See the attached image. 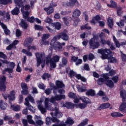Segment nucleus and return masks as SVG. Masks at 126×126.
<instances>
[{
    "label": "nucleus",
    "instance_id": "nucleus-1",
    "mask_svg": "<svg viewBox=\"0 0 126 126\" xmlns=\"http://www.w3.org/2000/svg\"><path fill=\"white\" fill-rule=\"evenodd\" d=\"M62 99H65V95L62 94L56 95L55 97H51L50 99L48 97H45V107L42 106L43 100H40L37 101V108L40 111L41 114L47 113V110L49 111L55 110V113H50L52 118H54V119H56V118H62L63 117V113L59 111V104L55 102L56 101H61Z\"/></svg>",
    "mask_w": 126,
    "mask_h": 126
},
{
    "label": "nucleus",
    "instance_id": "nucleus-2",
    "mask_svg": "<svg viewBox=\"0 0 126 126\" xmlns=\"http://www.w3.org/2000/svg\"><path fill=\"white\" fill-rule=\"evenodd\" d=\"M61 38H62L63 40H64V41H67V40H68V35H67L65 32H63L59 33L58 35L54 36L50 43L51 47L49 49L51 51H52L53 49L61 50L63 48L62 43L59 41H57L58 40H60Z\"/></svg>",
    "mask_w": 126,
    "mask_h": 126
},
{
    "label": "nucleus",
    "instance_id": "nucleus-3",
    "mask_svg": "<svg viewBox=\"0 0 126 126\" xmlns=\"http://www.w3.org/2000/svg\"><path fill=\"white\" fill-rule=\"evenodd\" d=\"M98 53L101 54V59L102 60H108V62L111 63H115L118 62L116 58L110 56L111 55V50L108 49H101L98 50Z\"/></svg>",
    "mask_w": 126,
    "mask_h": 126
},
{
    "label": "nucleus",
    "instance_id": "nucleus-4",
    "mask_svg": "<svg viewBox=\"0 0 126 126\" xmlns=\"http://www.w3.org/2000/svg\"><path fill=\"white\" fill-rule=\"evenodd\" d=\"M30 9V6L29 5H25L24 7H23L21 9V12L23 13V17L25 19H27L29 22L31 23H33L35 20V18L32 16L31 17H29V15L30 14V12H28V10Z\"/></svg>",
    "mask_w": 126,
    "mask_h": 126
},
{
    "label": "nucleus",
    "instance_id": "nucleus-5",
    "mask_svg": "<svg viewBox=\"0 0 126 126\" xmlns=\"http://www.w3.org/2000/svg\"><path fill=\"white\" fill-rule=\"evenodd\" d=\"M35 56L36 58L37 66H40V64L41 63L42 68L45 67L46 65V62L45 61V54L43 53H35Z\"/></svg>",
    "mask_w": 126,
    "mask_h": 126
},
{
    "label": "nucleus",
    "instance_id": "nucleus-6",
    "mask_svg": "<svg viewBox=\"0 0 126 126\" xmlns=\"http://www.w3.org/2000/svg\"><path fill=\"white\" fill-rule=\"evenodd\" d=\"M25 102L24 103V105L28 107L29 111H31L32 113H35V108L32 105H30V103H29V101L31 102V103H35V100H34V98H33V97L31 96V95L29 94L27 98H25Z\"/></svg>",
    "mask_w": 126,
    "mask_h": 126
},
{
    "label": "nucleus",
    "instance_id": "nucleus-7",
    "mask_svg": "<svg viewBox=\"0 0 126 126\" xmlns=\"http://www.w3.org/2000/svg\"><path fill=\"white\" fill-rule=\"evenodd\" d=\"M50 57L47 58V63H50V66L52 68H55L57 66V63L60 62V59L61 57L58 55H55L52 57V59L49 60Z\"/></svg>",
    "mask_w": 126,
    "mask_h": 126
},
{
    "label": "nucleus",
    "instance_id": "nucleus-8",
    "mask_svg": "<svg viewBox=\"0 0 126 126\" xmlns=\"http://www.w3.org/2000/svg\"><path fill=\"white\" fill-rule=\"evenodd\" d=\"M52 122L53 123H56V124L53 125V126H66L65 124H63V123H60L59 120L57 118H54L52 117V119L51 117H47L46 119V124L47 126H50L52 125Z\"/></svg>",
    "mask_w": 126,
    "mask_h": 126
},
{
    "label": "nucleus",
    "instance_id": "nucleus-9",
    "mask_svg": "<svg viewBox=\"0 0 126 126\" xmlns=\"http://www.w3.org/2000/svg\"><path fill=\"white\" fill-rule=\"evenodd\" d=\"M99 38L97 35L94 36L89 42L90 47L91 49H97L100 46V43L97 41V39Z\"/></svg>",
    "mask_w": 126,
    "mask_h": 126
},
{
    "label": "nucleus",
    "instance_id": "nucleus-10",
    "mask_svg": "<svg viewBox=\"0 0 126 126\" xmlns=\"http://www.w3.org/2000/svg\"><path fill=\"white\" fill-rule=\"evenodd\" d=\"M99 37L100 38V43L102 44V45H106V44H107V45L110 47L111 50H115V49H116L115 46L113 45L112 42L109 40L106 41L105 40V38H104L105 37V33L101 32L99 34Z\"/></svg>",
    "mask_w": 126,
    "mask_h": 126
},
{
    "label": "nucleus",
    "instance_id": "nucleus-11",
    "mask_svg": "<svg viewBox=\"0 0 126 126\" xmlns=\"http://www.w3.org/2000/svg\"><path fill=\"white\" fill-rule=\"evenodd\" d=\"M1 62L3 63L8 64L7 70H8L9 73H12V72H13V69L15 67V63L13 62H8L7 60H1Z\"/></svg>",
    "mask_w": 126,
    "mask_h": 126
},
{
    "label": "nucleus",
    "instance_id": "nucleus-12",
    "mask_svg": "<svg viewBox=\"0 0 126 126\" xmlns=\"http://www.w3.org/2000/svg\"><path fill=\"white\" fill-rule=\"evenodd\" d=\"M2 95L5 100H7V98H8L9 103H11V101H14V100H15V92H14V91H11L10 94H3Z\"/></svg>",
    "mask_w": 126,
    "mask_h": 126
},
{
    "label": "nucleus",
    "instance_id": "nucleus-13",
    "mask_svg": "<svg viewBox=\"0 0 126 126\" xmlns=\"http://www.w3.org/2000/svg\"><path fill=\"white\" fill-rule=\"evenodd\" d=\"M32 41H33V39H32V38H31V37H29L27 38L25 41L24 45L25 47H28V51H30V50H32V49L36 50V47H35V46H32V47L30 46H31V43H32Z\"/></svg>",
    "mask_w": 126,
    "mask_h": 126
},
{
    "label": "nucleus",
    "instance_id": "nucleus-14",
    "mask_svg": "<svg viewBox=\"0 0 126 126\" xmlns=\"http://www.w3.org/2000/svg\"><path fill=\"white\" fill-rule=\"evenodd\" d=\"M6 78L5 76L0 78V91L4 92L6 89V86H5V80Z\"/></svg>",
    "mask_w": 126,
    "mask_h": 126
},
{
    "label": "nucleus",
    "instance_id": "nucleus-15",
    "mask_svg": "<svg viewBox=\"0 0 126 126\" xmlns=\"http://www.w3.org/2000/svg\"><path fill=\"white\" fill-rule=\"evenodd\" d=\"M21 86L22 89L21 94L23 95H27L28 94V87H27V84L24 83H22Z\"/></svg>",
    "mask_w": 126,
    "mask_h": 126
},
{
    "label": "nucleus",
    "instance_id": "nucleus-16",
    "mask_svg": "<svg viewBox=\"0 0 126 126\" xmlns=\"http://www.w3.org/2000/svg\"><path fill=\"white\" fill-rule=\"evenodd\" d=\"M113 39L114 43H115V45L117 48H120L121 46H125L126 45V42H121L120 43V42L118 41V39L115 37V36L113 35Z\"/></svg>",
    "mask_w": 126,
    "mask_h": 126
},
{
    "label": "nucleus",
    "instance_id": "nucleus-17",
    "mask_svg": "<svg viewBox=\"0 0 126 126\" xmlns=\"http://www.w3.org/2000/svg\"><path fill=\"white\" fill-rule=\"evenodd\" d=\"M116 74V71L112 69L111 70L109 73H106L102 75V77H104L105 79H109V75H115Z\"/></svg>",
    "mask_w": 126,
    "mask_h": 126
},
{
    "label": "nucleus",
    "instance_id": "nucleus-18",
    "mask_svg": "<svg viewBox=\"0 0 126 126\" xmlns=\"http://www.w3.org/2000/svg\"><path fill=\"white\" fill-rule=\"evenodd\" d=\"M101 20L100 16H96L94 17L93 19L90 21L91 24H96L97 22H99V21Z\"/></svg>",
    "mask_w": 126,
    "mask_h": 126
},
{
    "label": "nucleus",
    "instance_id": "nucleus-19",
    "mask_svg": "<svg viewBox=\"0 0 126 126\" xmlns=\"http://www.w3.org/2000/svg\"><path fill=\"white\" fill-rule=\"evenodd\" d=\"M110 106L111 104L109 103H103L98 107L97 109L100 110L103 109H108Z\"/></svg>",
    "mask_w": 126,
    "mask_h": 126
},
{
    "label": "nucleus",
    "instance_id": "nucleus-20",
    "mask_svg": "<svg viewBox=\"0 0 126 126\" xmlns=\"http://www.w3.org/2000/svg\"><path fill=\"white\" fill-rule=\"evenodd\" d=\"M15 4L17 6H19V7H24L25 6L24 5V3L22 2V0H14Z\"/></svg>",
    "mask_w": 126,
    "mask_h": 126
},
{
    "label": "nucleus",
    "instance_id": "nucleus-21",
    "mask_svg": "<svg viewBox=\"0 0 126 126\" xmlns=\"http://www.w3.org/2000/svg\"><path fill=\"white\" fill-rule=\"evenodd\" d=\"M80 14H81V12L80 10L78 9H75L73 12L72 17L74 18H77L79 16H80Z\"/></svg>",
    "mask_w": 126,
    "mask_h": 126
},
{
    "label": "nucleus",
    "instance_id": "nucleus-22",
    "mask_svg": "<svg viewBox=\"0 0 126 126\" xmlns=\"http://www.w3.org/2000/svg\"><path fill=\"white\" fill-rule=\"evenodd\" d=\"M19 42V41H18V40H17L14 41L12 44H10L9 46H8L6 48V50H10L12 48H14V49L15 48V45H17V44Z\"/></svg>",
    "mask_w": 126,
    "mask_h": 126
},
{
    "label": "nucleus",
    "instance_id": "nucleus-23",
    "mask_svg": "<svg viewBox=\"0 0 126 126\" xmlns=\"http://www.w3.org/2000/svg\"><path fill=\"white\" fill-rule=\"evenodd\" d=\"M75 4H77V5H79V3H78L77 0H70L69 2L67 3V5L68 6H73Z\"/></svg>",
    "mask_w": 126,
    "mask_h": 126
},
{
    "label": "nucleus",
    "instance_id": "nucleus-24",
    "mask_svg": "<svg viewBox=\"0 0 126 126\" xmlns=\"http://www.w3.org/2000/svg\"><path fill=\"white\" fill-rule=\"evenodd\" d=\"M1 27L3 29L5 34H6V35H9V34H10V31L7 29V27H6V25L2 24Z\"/></svg>",
    "mask_w": 126,
    "mask_h": 126
},
{
    "label": "nucleus",
    "instance_id": "nucleus-25",
    "mask_svg": "<svg viewBox=\"0 0 126 126\" xmlns=\"http://www.w3.org/2000/svg\"><path fill=\"white\" fill-rule=\"evenodd\" d=\"M45 11H46L47 14L49 15L54 12V8L52 7H46L44 8Z\"/></svg>",
    "mask_w": 126,
    "mask_h": 126
},
{
    "label": "nucleus",
    "instance_id": "nucleus-26",
    "mask_svg": "<svg viewBox=\"0 0 126 126\" xmlns=\"http://www.w3.org/2000/svg\"><path fill=\"white\" fill-rule=\"evenodd\" d=\"M10 109L15 112H17L20 111V106L19 105H11Z\"/></svg>",
    "mask_w": 126,
    "mask_h": 126
},
{
    "label": "nucleus",
    "instance_id": "nucleus-27",
    "mask_svg": "<svg viewBox=\"0 0 126 126\" xmlns=\"http://www.w3.org/2000/svg\"><path fill=\"white\" fill-rule=\"evenodd\" d=\"M75 77L77 78V79H80V80L83 81V82H86V78H85L84 77H82L80 74H76L75 75Z\"/></svg>",
    "mask_w": 126,
    "mask_h": 126
},
{
    "label": "nucleus",
    "instance_id": "nucleus-28",
    "mask_svg": "<svg viewBox=\"0 0 126 126\" xmlns=\"http://www.w3.org/2000/svg\"><path fill=\"white\" fill-rule=\"evenodd\" d=\"M120 95H121V98H122V100H123V102H125V101H126V90H123L121 91Z\"/></svg>",
    "mask_w": 126,
    "mask_h": 126
},
{
    "label": "nucleus",
    "instance_id": "nucleus-29",
    "mask_svg": "<svg viewBox=\"0 0 126 126\" xmlns=\"http://www.w3.org/2000/svg\"><path fill=\"white\" fill-rule=\"evenodd\" d=\"M27 119L28 120V122L31 125H35V122L32 119H33V117L30 115H27Z\"/></svg>",
    "mask_w": 126,
    "mask_h": 126
},
{
    "label": "nucleus",
    "instance_id": "nucleus-30",
    "mask_svg": "<svg viewBox=\"0 0 126 126\" xmlns=\"http://www.w3.org/2000/svg\"><path fill=\"white\" fill-rule=\"evenodd\" d=\"M52 26L55 27V29L57 30H60L62 27V24L60 22H56L52 24Z\"/></svg>",
    "mask_w": 126,
    "mask_h": 126
},
{
    "label": "nucleus",
    "instance_id": "nucleus-31",
    "mask_svg": "<svg viewBox=\"0 0 126 126\" xmlns=\"http://www.w3.org/2000/svg\"><path fill=\"white\" fill-rule=\"evenodd\" d=\"M7 107V103H4L3 101H0V108L1 110H5Z\"/></svg>",
    "mask_w": 126,
    "mask_h": 126
},
{
    "label": "nucleus",
    "instance_id": "nucleus-32",
    "mask_svg": "<svg viewBox=\"0 0 126 126\" xmlns=\"http://www.w3.org/2000/svg\"><path fill=\"white\" fill-rule=\"evenodd\" d=\"M76 88L78 92H80L81 93H82V92H85L87 90L86 87H82L80 85H77Z\"/></svg>",
    "mask_w": 126,
    "mask_h": 126
},
{
    "label": "nucleus",
    "instance_id": "nucleus-33",
    "mask_svg": "<svg viewBox=\"0 0 126 126\" xmlns=\"http://www.w3.org/2000/svg\"><path fill=\"white\" fill-rule=\"evenodd\" d=\"M11 12L13 15H18L19 12H20V11L19 10V8L16 7L13 9Z\"/></svg>",
    "mask_w": 126,
    "mask_h": 126
},
{
    "label": "nucleus",
    "instance_id": "nucleus-34",
    "mask_svg": "<svg viewBox=\"0 0 126 126\" xmlns=\"http://www.w3.org/2000/svg\"><path fill=\"white\" fill-rule=\"evenodd\" d=\"M105 84L108 87H110L111 88H113L114 87V83L111 80H107L105 81Z\"/></svg>",
    "mask_w": 126,
    "mask_h": 126
},
{
    "label": "nucleus",
    "instance_id": "nucleus-35",
    "mask_svg": "<svg viewBox=\"0 0 126 126\" xmlns=\"http://www.w3.org/2000/svg\"><path fill=\"white\" fill-rule=\"evenodd\" d=\"M63 107H65L67 109H70L73 108V107H74V105H73L71 102H66L63 104Z\"/></svg>",
    "mask_w": 126,
    "mask_h": 126
},
{
    "label": "nucleus",
    "instance_id": "nucleus-36",
    "mask_svg": "<svg viewBox=\"0 0 126 126\" xmlns=\"http://www.w3.org/2000/svg\"><path fill=\"white\" fill-rule=\"evenodd\" d=\"M56 84L57 87H58V88H63V87H64V85H63L62 81H57L56 82Z\"/></svg>",
    "mask_w": 126,
    "mask_h": 126
},
{
    "label": "nucleus",
    "instance_id": "nucleus-37",
    "mask_svg": "<svg viewBox=\"0 0 126 126\" xmlns=\"http://www.w3.org/2000/svg\"><path fill=\"white\" fill-rule=\"evenodd\" d=\"M108 26L110 28H113V26L114 25V22H113V19L111 18H108L107 19Z\"/></svg>",
    "mask_w": 126,
    "mask_h": 126
},
{
    "label": "nucleus",
    "instance_id": "nucleus-38",
    "mask_svg": "<svg viewBox=\"0 0 126 126\" xmlns=\"http://www.w3.org/2000/svg\"><path fill=\"white\" fill-rule=\"evenodd\" d=\"M65 123L68 126H72V125H73V124H74V121H73V120L71 118H68L65 122Z\"/></svg>",
    "mask_w": 126,
    "mask_h": 126
},
{
    "label": "nucleus",
    "instance_id": "nucleus-39",
    "mask_svg": "<svg viewBox=\"0 0 126 126\" xmlns=\"http://www.w3.org/2000/svg\"><path fill=\"white\" fill-rule=\"evenodd\" d=\"M86 94L88 96H94L95 95V91L93 90H90L86 92Z\"/></svg>",
    "mask_w": 126,
    "mask_h": 126
},
{
    "label": "nucleus",
    "instance_id": "nucleus-40",
    "mask_svg": "<svg viewBox=\"0 0 126 126\" xmlns=\"http://www.w3.org/2000/svg\"><path fill=\"white\" fill-rule=\"evenodd\" d=\"M20 26L22 27V28H24V29H26L28 27V25L24 21V20H22L21 22L20 23Z\"/></svg>",
    "mask_w": 126,
    "mask_h": 126
},
{
    "label": "nucleus",
    "instance_id": "nucleus-41",
    "mask_svg": "<svg viewBox=\"0 0 126 126\" xmlns=\"http://www.w3.org/2000/svg\"><path fill=\"white\" fill-rule=\"evenodd\" d=\"M1 4H7L8 3H12V0H0Z\"/></svg>",
    "mask_w": 126,
    "mask_h": 126
},
{
    "label": "nucleus",
    "instance_id": "nucleus-42",
    "mask_svg": "<svg viewBox=\"0 0 126 126\" xmlns=\"http://www.w3.org/2000/svg\"><path fill=\"white\" fill-rule=\"evenodd\" d=\"M50 36H51V34H50L49 33L43 34L42 37V42H44V41H46L47 39H49Z\"/></svg>",
    "mask_w": 126,
    "mask_h": 126
},
{
    "label": "nucleus",
    "instance_id": "nucleus-43",
    "mask_svg": "<svg viewBox=\"0 0 126 126\" xmlns=\"http://www.w3.org/2000/svg\"><path fill=\"white\" fill-rule=\"evenodd\" d=\"M107 80L108 79H105V78L103 77V78H100L98 79L97 84H98V85H102V84H103V82H106V81H107Z\"/></svg>",
    "mask_w": 126,
    "mask_h": 126
},
{
    "label": "nucleus",
    "instance_id": "nucleus-44",
    "mask_svg": "<svg viewBox=\"0 0 126 126\" xmlns=\"http://www.w3.org/2000/svg\"><path fill=\"white\" fill-rule=\"evenodd\" d=\"M76 108H80V109H84V108H86V106L87 104L86 103H80L75 105Z\"/></svg>",
    "mask_w": 126,
    "mask_h": 126
},
{
    "label": "nucleus",
    "instance_id": "nucleus-45",
    "mask_svg": "<svg viewBox=\"0 0 126 126\" xmlns=\"http://www.w3.org/2000/svg\"><path fill=\"white\" fill-rule=\"evenodd\" d=\"M126 108V103L123 102L121 104L120 107H119L120 111L121 112H124Z\"/></svg>",
    "mask_w": 126,
    "mask_h": 126
},
{
    "label": "nucleus",
    "instance_id": "nucleus-46",
    "mask_svg": "<svg viewBox=\"0 0 126 126\" xmlns=\"http://www.w3.org/2000/svg\"><path fill=\"white\" fill-rule=\"evenodd\" d=\"M79 99L80 100H82V102L84 103V104H88V98L85 97V96H82V97H79Z\"/></svg>",
    "mask_w": 126,
    "mask_h": 126
},
{
    "label": "nucleus",
    "instance_id": "nucleus-47",
    "mask_svg": "<svg viewBox=\"0 0 126 126\" xmlns=\"http://www.w3.org/2000/svg\"><path fill=\"white\" fill-rule=\"evenodd\" d=\"M111 116L112 117H124V115L119 112H113L111 113Z\"/></svg>",
    "mask_w": 126,
    "mask_h": 126
},
{
    "label": "nucleus",
    "instance_id": "nucleus-48",
    "mask_svg": "<svg viewBox=\"0 0 126 126\" xmlns=\"http://www.w3.org/2000/svg\"><path fill=\"white\" fill-rule=\"evenodd\" d=\"M88 125V119H86L83 121L78 126H85Z\"/></svg>",
    "mask_w": 126,
    "mask_h": 126
},
{
    "label": "nucleus",
    "instance_id": "nucleus-49",
    "mask_svg": "<svg viewBox=\"0 0 126 126\" xmlns=\"http://www.w3.org/2000/svg\"><path fill=\"white\" fill-rule=\"evenodd\" d=\"M111 4H107V6L109 7H117V3L115 1L111 0L110 1Z\"/></svg>",
    "mask_w": 126,
    "mask_h": 126
},
{
    "label": "nucleus",
    "instance_id": "nucleus-50",
    "mask_svg": "<svg viewBox=\"0 0 126 126\" xmlns=\"http://www.w3.org/2000/svg\"><path fill=\"white\" fill-rule=\"evenodd\" d=\"M117 25L119 26V27H121V28H123L124 26H125V21L124 20H122L120 21V22L116 23Z\"/></svg>",
    "mask_w": 126,
    "mask_h": 126
},
{
    "label": "nucleus",
    "instance_id": "nucleus-51",
    "mask_svg": "<svg viewBox=\"0 0 126 126\" xmlns=\"http://www.w3.org/2000/svg\"><path fill=\"white\" fill-rule=\"evenodd\" d=\"M53 27H54V26H52V24L49 26L46 27V28L48 29L50 33H54V32H55V30L53 29Z\"/></svg>",
    "mask_w": 126,
    "mask_h": 126
},
{
    "label": "nucleus",
    "instance_id": "nucleus-52",
    "mask_svg": "<svg viewBox=\"0 0 126 126\" xmlns=\"http://www.w3.org/2000/svg\"><path fill=\"white\" fill-rule=\"evenodd\" d=\"M22 52L27 55L28 57H32V53L25 49H23Z\"/></svg>",
    "mask_w": 126,
    "mask_h": 126
},
{
    "label": "nucleus",
    "instance_id": "nucleus-53",
    "mask_svg": "<svg viewBox=\"0 0 126 126\" xmlns=\"http://www.w3.org/2000/svg\"><path fill=\"white\" fill-rule=\"evenodd\" d=\"M36 125H37V126H43V125H44V122H43L41 120H36L35 126H36Z\"/></svg>",
    "mask_w": 126,
    "mask_h": 126
},
{
    "label": "nucleus",
    "instance_id": "nucleus-54",
    "mask_svg": "<svg viewBox=\"0 0 126 126\" xmlns=\"http://www.w3.org/2000/svg\"><path fill=\"white\" fill-rule=\"evenodd\" d=\"M34 29L35 30H40V31H43V30L44 29L43 28V27L38 25H34Z\"/></svg>",
    "mask_w": 126,
    "mask_h": 126
},
{
    "label": "nucleus",
    "instance_id": "nucleus-55",
    "mask_svg": "<svg viewBox=\"0 0 126 126\" xmlns=\"http://www.w3.org/2000/svg\"><path fill=\"white\" fill-rule=\"evenodd\" d=\"M21 35H22V32H21V31H20V30H19V29L16 30V37H20V36H21Z\"/></svg>",
    "mask_w": 126,
    "mask_h": 126
},
{
    "label": "nucleus",
    "instance_id": "nucleus-56",
    "mask_svg": "<svg viewBox=\"0 0 126 126\" xmlns=\"http://www.w3.org/2000/svg\"><path fill=\"white\" fill-rule=\"evenodd\" d=\"M68 96L69 98H72V99H75L76 95H75V94L70 92L68 94Z\"/></svg>",
    "mask_w": 126,
    "mask_h": 126
},
{
    "label": "nucleus",
    "instance_id": "nucleus-57",
    "mask_svg": "<svg viewBox=\"0 0 126 126\" xmlns=\"http://www.w3.org/2000/svg\"><path fill=\"white\" fill-rule=\"evenodd\" d=\"M95 8L96 10H100V9H101V4L99 2L96 1L95 5Z\"/></svg>",
    "mask_w": 126,
    "mask_h": 126
},
{
    "label": "nucleus",
    "instance_id": "nucleus-58",
    "mask_svg": "<svg viewBox=\"0 0 126 126\" xmlns=\"http://www.w3.org/2000/svg\"><path fill=\"white\" fill-rule=\"evenodd\" d=\"M81 30H83L84 29H88V30H90V29H91V27L88 26V24H86L84 26H82L81 27Z\"/></svg>",
    "mask_w": 126,
    "mask_h": 126
},
{
    "label": "nucleus",
    "instance_id": "nucleus-59",
    "mask_svg": "<svg viewBox=\"0 0 126 126\" xmlns=\"http://www.w3.org/2000/svg\"><path fill=\"white\" fill-rule=\"evenodd\" d=\"M64 23L65 24V25H68V24H69V21H68V20L67 19V17H63L62 18Z\"/></svg>",
    "mask_w": 126,
    "mask_h": 126
},
{
    "label": "nucleus",
    "instance_id": "nucleus-60",
    "mask_svg": "<svg viewBox=\"0 0 126 126\" xmlns=\"http://www.w3.org/2000/svg\"><path fill=\"white\" fill-rule=\"evenodd\" d=\"M51 77V75L48 73H44L43 75L42 76V78L44 80L47 79V78H50Z\"/></svg>",
    "mask_w": 126,
    "mask_h": 126
},
{
    "label": "nucleus",
    "instance_id": "nucleus-61",
    "mask_svg": "<svg viewBox=\"0 0 126 126\" xmlns=\"http://www.w3.org/2000/svg\"><path fill=\"white\" fill-rule=\"evenodd\" d=\"M83 16L85 17V19L86 21H88V12L87 11H85L83 13Z\"/></svg>",
    "mask_w": 126,
    "mask_h": 126
},
{
    "label": "nucleus",
    "instance_id": "nucleus-62",
    "mask_svg": "<svg viewBox=\"0 0 126 126\" xmlns=\"http://www.w3.org/2000/svg\"><path fill=\"white\" fill-rule=\"evenodd\" d=\"M45 22H46V23H48L49 24H51V23H52V22H53V20H52V19H51L49 17H47L46 19L44 20Z\"/></svg>",
    "mask_w": 126,
    "mask_h": 126
},
{
    "label": "nucleus",
    "instance_id": "nucleus-63",
    "mask_svg": "<svg viewBox=\"0 0 126 126\" xmlns=\"http://www.w3.org/2000/svg\"><path fill=\"white\" fill-rule=\"evenodd\" d=\"M112 80L114 81V83H117L119 81V76H115L112 78Z\"/></svg>",
    "mask_w": 126,
    "mask_h": 126
},
{
    "label": "nucleus",
    "instance_id": "nucleus-64",
    "mask_svg": "<svg viewBox=\"0 0 126 126\" xmlns=\"http://www.w3.org/2000/svg\"><path fill=\"white\" fill-rule=\"evenodd\" d=\"M122 13H123V11H122V7H119L117 9V14L119 16H121L122 15Z\"/></svg>",
    "mask_w": 126,
    "mask_h": 126
}]
</instances>
